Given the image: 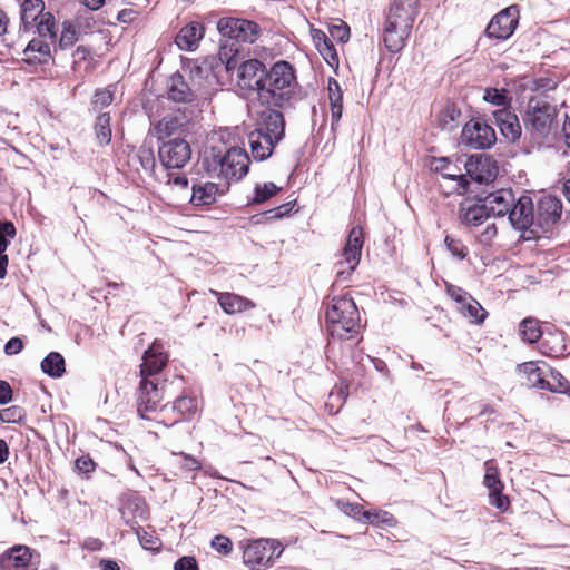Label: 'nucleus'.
Instances as JSON below:
<instances>
[{"label": "nucleus", "instance_id": "16", "mask_svg": "<svg viewBox=\"0 0 570 570\" xmlns=\"http://www.w3.org/2000/svg\"><path fill=\"white\" fill-rule=\"evenodd\" d=\"M217 29L224 37L248 43L255 42L261 35V28L255 21L240 18H222Z\"/></svg>", "mask_w": 570, "mask_h": 570}, {"label": "nucleus", "instance_id": "17", "mask_svg": "<svg viewBox=\"0 0 570 570\" xmlns=\"http://www.w3.org/2000/svg\"><path fill=\"white\" fill-rule=\"evenodd\" d=\"M462 144L471 149H488L497 140L495 130L482 119H471L461 132Z\"/></svg>", "mask_w": 570, "mask_h": 570}, {"label": "nucleus", "instance_id": "24", "mask_svg": "<svg viewBox=\"0 0 570 570\" xmlns=\"http://www.w3.org/2000/svg\"><path fill=\"white\" fill-rule=\"evenodd\" d=\"M265 65L258 59H249L244 61L237 71V85L240 89L258 91L263 87L265 78Z\"/></svg>", "mask_w": 570, "mask_h": 570}, {"label": "nucleus", "instance_id": "44", "mask_svg": "<svg viewBox=\"0 0 570 570\" xmlns=\"http://www.w3.org/2000/svg\"><path fill=\"white\" fill-rule=\"evenodd\" d=\"M461 110L455 102L446 100L440 112L436 115L438 127L445 129L451 122L458 121Z\"/></svg>", "mask_w": 570, "mask_h": 570}, {"label": "nucleus", "instance_id": "45", "mask_svg": "<svg viewBox=\"0 0 570 570\" xmlns=\"http://www.w3.org/2000/svg\"><path fill=\"white\" fill-rule=\"evenodd\" d=\"M484 470L483 484L488 490L504 488L498 464L493 459L484 462Z\"/></svg>", "mask_w": 570, "mask_h": 570}, {"label": "nucleus", "instance_id": "34", "mask_svg": "<svg viewBox=\"0 0 570 570\" xmlns=\"http://www.w3.org/2000/svg\"><path fill=\"white\" fill-rule=\"evenodd\" d=\"M328 101L331 107V121L332 126L338 124L343 112V90L338 81L334 78H328L327 81Z\"/></svg>", "mask_w": 570, "mask_h": 570}, {"label": "nucleus", "instance_id": "58", "mask_svg": "<svg viewBox=\"0 0 570 570\" xmlns=\"http://www.w3.org/2000/svg\"><path fill=\"white\" fill-rule=\"evenodd\" d=\"M342 511L346 513L350 517H353L355 520L361 521L362 519H365L368 517V511L364 510L363 505L360 503H343L342 504Z\"/></svg>", "mask_w": 570, "mask_h": 570}, {"label": "nucleus", "instance_id": "25", "mask_svg": "<svg viewBox=\"0 0 570 570\" xmlns=\"http://www.w3.org/2000/svg\"><path fill=\"white\" fill-rule=\"evenodd\" d=\"M539 351L550 358H563L570 354V340L561 330H546L539 343Z\"/></svg>", "mask_w": 570, "mask_h": 570}, {"label": "nucleus", "instance_id": "23", "mask_svg": "<svg viewBox=\"0 0 570 570\" xmlns=\"http://www.w3.org/2000/svg\"><path fill=\"white\" fill-rule=\"evenodd\" d=\"M464 167L465 175L479 184L492 183L499 174L497 161L488 155H472Z\"/></svg>", "mask_w": 570, "mask_h": 570}, {"label": "nucleus", "instance_id": "55", "mask_svg": "<svg viewBox=\"0 0 570 570\" xmlns=\"http://www.w3.org/2000/svg\"><path fill=\"white\" fill-rule=\"evenodd\" d=\"M449 252L459 259H464L468 256V247L459 238L448 235L444 239Z\"/></svg>", "mask_w": 570, "mask_h": 570}, {"label": "nucleus", "instance_id": "9", "mask_svg": "<svg viewBox=\"0 0 570 570\" xmlns=\"http://www.w3.org/2000/svg\"><path fill=\"white\" fill-rule=\"evenodd\" d=\"M21 24L24 30L36 27L39 36L49 37L55 42L56 19L55 16L45 11V2L42 0H23L20 10Z\"/></svg>", "mask_w": 570, "mask_h": 570}, {"label": "nucleus", "instance_id": "63", "mask_svg": "<svg viewBox=\"0 0 570 570\" xmlns=\"http://www.w3.org/2000/svg\"><path fill=\"white\" fill-rule=\"evenodd\" d=\"M137 535L139 538L140 544L148 550H158L160 547L159 538L147 533L145 530L142 532L138 531Z\"/></svg>", "mask_w": 570, "mask_h": 570}, {"label": "nucleus", "instance_id": "38", "mask_svg": "<svg viewBox=\"0 0 570 570\" xmlns=\"http://www.w3.org/2000/svg\"><path fill=\"white\" fill-rule=\"evenodd\" d=\"M456 308L459 313H461L464 317L469 318V321L473 324H482L488 316V312L472 296H470L466 303H463L461 306H458Z\"/></svg>", "mask_w": 570, "mask_h": 570}, {"label": "nucleus", "instance_id": "26", "mask_svg": "<svg viewBox=\"0 0 570 570\" xmlns=\"http://www.w3.org/2000/svg\"><path fill=\"white\" fill-rule=\"evenodd\" d=\"M493 118L502 136L507 140L515 142L520 139L522 127L517 114L512 108H501L493 111Z\"/></svg>", "mask_w": 570, "mask_h": 570}, {"label": "nucleus", "instance_id": "39", "mask_svg": "<svg viewBox=\"0 0 570 570\" xmlns=\"http://www.w3.org/2000/svg\"><path fill=\"white\" fill-rule=\"evenodd\" d=\"M41 370L51 377H61L66 372L63 356L58 352L49 353L41 362Z\"/></svg>", "mask_w": 570, "mask_h": 570}, {"label": "nucleus", "instance_id": "52", "mask_svg": "<svg viewBox=\"0 0 570 570\" xmlns=\"http://www.w3.org/2000/svg\"><path fill=\"white\" fill-rule=\"evenodd\" d=\"M135 158L145 171H151L155 168L156 158L150 147L140 146L135 154Z\"/></svg>", "mask_w": 570, "mask_h": 570}, {"label": "nucleus", "instance_id": "1", "mask_svg": "<svg viewBox=\"0 0 570 570\" xmlns=\"http://www.w3.org/2000/svg\"><path fill=\"white\" fill-rule=\"evenodd\" d=\"M419 0H394L386 14L383 27L385 48L397 53L406 46L417 14Z\"/></svg>", "mask_w": 570, "mask_h": 570}, {"label": "nucleus", "instance_id": "28", "mask_svg": "<svg viewBox=\"0 0 570 570\" xmlns=\"http://www.w3.org/2000/svg\"><path fill=\"white\" fill-rule=\"evenodd\" d=\"M188 119L181 111L167 114L154 125L158 139H165L174 134L184 132L187 129Z\"/></svg>", "mask_w": 570, "mask_h": 570}, {"label": "nucleus", "instance_id": "11", "mask_svg": "<svg viewBox=\"0 0 570 570\" xmlns=\"http://www.w3.org/2000/svg\"><path fill=\"white\" fill-rule=\"evenodd\" d=\"M364 243L362 227L354 226L348 236L346 244L341 254L342 259L336 263L337 278L346 281L355 271L361 261V253Z\"/></svg>", "mask_w": 570, "mask_h": 570}, {"label": "nucleus", "instance_id": "15", "mask_svg": "<svg viewBox=\"0 0 570 570\" xmlns=\"http://www.w3.org/2000/svg\"><path fill=\"white\" fill-rule=\"evenodd\" d=\"M519 19L518 6L507 7L492 17L484 30V35L490 39L504 41L514 33Z\"/></svg>", "mask_w": 570, "mask_h": 570}, {"label": "nucleus", "instance_id": "20", "mask_svg": "<svg viewBox=\"0 0 570 570\" xmlns=\"http://www.w3.org/2000/svg\"><path fill=\"white\" fill-rule=\"evenodd\" d=\"M36 558L29 547L16 544L0 554V570H37Z\"/></svg>", "mask_w": 570, "mask_h": 570}, {"label": "nucleus", "instance_id": "57", "mask_svg": "<svg viewBox=\"0 0 570 570\" xmlns=\"http://www.w3.org/2000/svg\"><path fill=\"white\" fill-rule=\"evenodd\" d=\"M316 49L331 67L338 66V55L331 39Z\"/></svg>", "mask_w": 570, "mask_h": 570}, {"label": "nucleus", "instance_id": "40", "mask_svg": "<svg viewBox=\"0 0 570 570\" xmlns=\"http://www.w3.org/2000/svg\"><path fill=\"white\" fill-rule=\"evenodd\" d=\"M170 99L177 102H187L193 98V91L189 86L184 81V78L178 75L171 78V86L168 91Z\"/></svg>", "mask_w": 570, "mask_h": 570}, {"label": "nucleus", "instance_id": "50", "mask_svg": "<svg viewBox=\"0 0 570 570\" xmlns=\"http://www.w3.org/2000/svg\"><path fill=\"white\" fill-rule=\"evenodd\" d=\"M550 381V389L547 391L551 393H567L570 391L569 381L556 368L548 366Z\"/></svg>", "mask_w": 570, "mask_h": 570}, {"label": "nucleus", "instance_id": "43", "mask_svg": "<svg viewBox=\"0 0 570 570\" xmlns=\"http://www.w3.org/2000/svg\"><path fill=\"white\" fill-rule=\"evenodd\" d=\"M110 120L109 112H102L96 118L95 134L100 145H108L111 141Z\"/></svg>", "mask_w": 570, "mask_h": 570}, {"label": "nucleus", "instance_id": "47", "mask_svg": "<svg viewBox=\"0 0 570 570\" xmlns=\"http://www.w3.org/2000/svg\"><path fill=\"white\" fill-rule=\"evenodd\" d=\"M78 36L79 32L76 24L70 20L63 21L58 48L61 50L71 48L78 41Z\"/></svg>", "mask_w": 570, "mask_h": 570}, {"label": "nucleus", "instance_id": "2", "mask_svg": "<svg viewBox=\"0 0 570 570\" xmlns=\"http://www.w3.org/2000/svg\"><path fill=\"white\" fill-rule=\"evenodd\" d=\"M298 90L299 83L294 66L286 60H278L265 71L261 98L267 104L283 108L291 104Z\"/></svg>", "mask_w": 570, "mask_h": 570}, {"label": "nucleus", "instance_id": "48", "mask_svg": "<svg viewBox=\"0 0 570 570\" xmlns=\"http://www.w3.org/2000/svg\"><path fill=\"white\" fill-rule=\"evenodd\" d=\"M296 205V200L284 203L277 207L265 210L261 218L257 220L258 223H269L278 219H283L288 216Z\"/></svg>", "mask_w": 570, "mask_h": 570}, {"label": "nucleus", "instance_id": "42", "mask_svg": "<svg viewBox=\"0 0 570 570\" xmlns=\"http://www.w3.org/2000/svg\"><path fill=\"white\" fill-rule=\"evenodd\" d=\"M366 520L380 529L395 528L399 524L397 519L391 512L381 509L368 511Z\"/></svg>", "mask_w": 570, "mask_h": 570}, {"label": "nucleus", "instance_id": "35", "mask_svg": "<svg viewBox=\"0 0 570 570\" xmlns=\"http://www.w3.org/2000/svg\"><path fill=\"white\" fill-rule=\"evenodd\" d=\"M490 216L491 215H489L484 204H474L466 207L461 205L459 212L461 223L468 226H479L483 224Z\"/></svg>", "mask_w": 570, "mask_h": 570}, {"label": "nucleus", "instance_id": "59", "mask_svg": "<svg viewBox=\"0 0 570 570\" xmlns=\"http://www.w3.org/2000/svg\"><path fill=\"white\" fill-rule=\"evenodd\" d=\"M212 547L220 554L227 556L233 551L232 540L223 534L214 537L212 540Z\"/></svg>", "mask_w": 570, "mask_h": 570}, {"label": "nucleus", "instance_id": "60", "mask_svg": "<svg viewBox=\"0 0 570 570\" xmlns=\"http://www.w3.org/2000/svg\"><path fill=\"white\" fill-rule=\"evenodd\" d=\"M446 294L451 297L452 301H454L458 306H461L463 303H466V301L470 298V294L455 285L446 284L445 286Z\"/></svg>", "mask_w": 570, "mask_h": 570}, {"label": "nucleus", "instance_id": "56", "mask_svg": "<svg viewBox=\"0 0 570 570\" xmlns=\"http://www.w3.org/2000/svg\"><path fill=\"white\" fill-rule=\"evenodd\" d=\"M328 32L331 39L341 43L347 42L351 36L350 27L342 20L336 24L330 26Z\"/></svg>", "mask_w": 570, "mask_h": 570}, {"label": "nucleus", "instance_id": "10", "mask_svg": "<svg viewBox=\"0 0 570 570\" xmlns=\"http://www.w3.org/2000/svg\"><path fill=\"white\" fill-rule=\"evenodd\" d=\"M164 391L159 381L140 380L136 392V410L142 420L160 423V410L164 405Z\"/></svg>", "mask_w": 570, "mask_h": 570}, {"label": "nucleus", "instance_id": "62", "mask_svg": "<svg viewBox=\"0 0 570 570\" xmlns=\"http://www.w3.org/2000/svg\"><path fill=\"white\" fill-rule=\"evenodd\" d=\"M75 466L79 473L90 474L96 470L97 464L89 454H86L76 460Z\"/></svg>", "mask_w": 570, "mask_h": 570}, {"label": "nucleus", "instance_id": "31", "mask_svg": "<svg viewBox=\"0 0 570 570\" xmlns=\"http://www.w3.org/2000/svg\"><path fill=\"white\" fill-rule=\"evenodd\" d=\"M48 37L39 36L29 41L23 50V61L29 65H45L51 59V46Z\"/></svg>", "mask_w": 570, "mask_h": 570}, {"label": "nucleus", "instance_id": "13", "mask_svg": "<svg viewBox=\"0 0 570 570\" xmlns=\"http://www.w3.org/2000/svg\"><path fill=\"white\" fill-rule=\"evenodd\" d=\"M511 225L522 232L523 240L538 238V229L534 227V204L530 196L523 195L512 204L509 213Z\"/></svg>", "mask_w": 570, "mask_h": 570}, {"label": "nucleus", "instance_id": "14", "mask_svg": "<svg viewBox=\"0 0 570 570\" xmlns=\"http://www.w3.org/2000/svg\"><path fill=\"white\" fill-rule=\"evenodd\" d=\"M199 410V400L195 395H180L173 404H165L159 414L160 423L173 426L183 421H190Z\"/></svg>", "mask_w": 570, "mask_h": 570}, {"label": "nucleus", "instance_id": "51", "mask_svg": "<svg viewBox=\"0 0 570 570\" xmlns=\"http://www.w3.org/2000/svg\"><path fill=\"white\" fill-rule=\"evenodd\" d=\"M17 235L16 226L10 220H0V254H4L10 245V239Z\"/></svg>", "mask_w": 570, "mask_h": 570}, {"label": "nucleus", "instance_id": "46", "mask_svg": "<svg viewBox=\"0 0 570 570\" xmlns=\"http://www.w3.org/2000/svg\"><path fill=\"white\" fill-rule=\"evenodd\" d=\"M483 99L497 107L511 108V97L509 91L504 88H487L484 90Z\"/></svg>", "mask_w": 570, "mask_h": 570}, {"label": "nucleus", "instance_id": "7", "mask_svg": "<svg viewBox=\"0 0 570 570\" xmlns=\"http://www.w3.org/2000/svg\"><path fill=\"white\" fill-rule=\"evenodd\" d=\"M212 163L214 170L229 183L240 180L248 173L250 159L246 150L237 146H229L224 153L212 147Z\"/></svg>", "mask_w": 570, "mask_h": 570}, {"label": "nucleus", "instance_id": "4", "mask_svg": "<svg viewBox=\"0 0 570 570\" xmlns=\"http://www.w3.org/2000/svg\"><path fill=\"white\" fill-rule=\"evenodd\" d=\"M284 115L275 109L263 111L256 128L248 134L253 158L262 161L271 157L275 146L284 138Z\"/></svg>", "mask_w": 570, "mask_h": 570}, {"label": "nucleus", "instance_id": "61", "mask_svg": "<svg viewBox=\"0 0 570 570\" xmlns=\"http://www.w3.org/2000/svg\"><path fill=\"white\" fill-rule=\"evenodd\" d=\"M174 455H177L180 458L179 464L181 470L191 472L197 471L202 468V463L193 455L186 454L184 452L180 453H174Z\"/></svg>", "mask_w": 570, "mask_h": 570}, {"label": "nucleus", "instance_id": "53", "mask_svg": "<svg viewBox=\"0 0 570 570\" xmlns=\"http://www.w3.org/2000/svg\"><path fill=\"white\" fill-rule=\"evenodd\" d=\"M504 488L489 490L490 503L500 512H507L511 505L510 499L503 493Z\"/></svg>", "mask_w": 570, "mask_h": 570}, {"label": "nucleus", "instance_id": "6", "mask_svg": "<svg viewBox=\"0 0 570 570\" xmlns=\"http://www.w3.org/2000/svg\"><path fill=\"white\" fill-rule=\"evenodd\" d=\"M558 110L546 100L531 98L523 116L525 131L534 139L548 138L558 127Z\"/></svg>", "mask_w": 570, "mask_h": 570}, {"label": "nucleus", "instance_id": "37", "mask_svg": "<svg viewBox=\"0 0 570 570\" xmlns=\"http://www.w3.org/2000/svg\"><path fill=\"white\" fill-rule=\"evenodd\" d=\"M94 67L95 60L92 50L87 46H78L72 52V70L79 73H88Z\"/></svg>", "mask_w": 570, "mask_h": 570}, {"label": "nucleus", "instance_id": "21", "mask_svg": "<svg viewBox=\"0 0 570 570\" xmlns=\"http://www.w3.org/2000/svg\"><path fill=\"white\" fill-rule=\"evenodd\" d=\"M562 204L554 196H542L534 206V227L540 233L548 232L561 217Z\"/></svg>", "mask_w": 570, "mask_h": 570}, {"label": "nucleus", "instance_id": "36", "mask_svg": "<svg viewBox=\"0 0 570 570\" xmlns=\"http://www.w3.org/2000/svg\"><path fill=\"white\" fill-rule=\"evenodd\" d=\"M546 331L541 328V323L535 317H525L519 324V334L523 342L528 344L538 343L543 337Z\"/></svg>", "mask_w": 570, "mask_h": 570}, {"label": "nucleus", "instance_id": "33", "mask_svg": "<svg viewBox=\"0 0 570 570\" xmlns=\"http://www.w3.org/2000/svg\"><path fill=\"white\" fill-rule=\"evenodd\" d=\"M224 193L225 190H220L215 183L195 184L190 203L194 206H209L216 202L217 195H223Z\"/></svg>", "mask_w": 570, "mask_h": 570}, {"label": "nucleus", "instance_id": "41", "mask_svg": "<svg viewBox=\"0 0 570 570\" xmlns=\"http://www.w3.org/2000/svg\"><path fill=\"white\" fill-rule=\"evenodd\" d=\"M282 190V187L276 186L274 183L256 184L254 187L253 197L249 202L250 205H262Z\"/></svg>", "mask_w": 570, "mask_h": 570}, {"label": "nucleus", "instance_id": "12", "mask_svg": "<svg viewBox=\"0 0 570 570\" xmlns=\"http://www.w3.org/2000/svg\"><path fill=\"white\" fill-rule=\"evenodd\" d=\"M364 243L362 227L354 226L348 236L346 244L341 254L342 259L336 263L337 278L346 281L355 271L361 261V253Z\"/></svg>", "mask_w": 570, "mask_h": 570}, {"label": "nucleus", "instance_id": "3", "mask_svg": "<svg viewBox=\"0 0 570 570\" xmlns=\"http://www.w3.org/2000/svg\"><path fill=\"white\" fill-rule=\"evenodd\" d=\"M326 328L331 337L357 338L361 333V317L352 296H333L326 305Z\"/></svg>", "mask_w": 570, "mask_h": 570}, {"label": "nucleus", "instance_id": "5", "mask_svg": "<svg viewBox=\"0 0 570 570\" xmlns=\"http://www.w3.org/2000/svg\"><path fill=\"white\" fill-rule=\"evenodd\" d=\"M357 338L331 337L326 345V358L337 371L350 376H364V354L357 350Z\"/></svg>", "mask_w": 570, "mask_h": 570}, {"label": "nucleus", "instance_id": "19", "mask_svg": "<svg viewBox=\"0 0 570 570\" xmlns=\"http://www.w3.org/2000/svg\"><path fill=\"white\" fill-rule=\"evenodd\" d=\"M161 165L167 169H180L191 158L190 145L181 138H175L164 142L158 150Z\"/></svg>", "mask_w": 570, "mask_h": 570}, {"label": "nucleus", "instance_id": "29", "mask_svg": "<svg viewBox=\"0 0 570 570\" xmlns=\"http://www.w3.org/2000/svg\"><path fill=\"white\" fill-rule=\"evenodd\" d=\"M515 200V196L512 189L502 188L495 191L489 193L484 198V206L488 209L489 215L492 216H504L510 213L512 204Z\"/></svg>", "mask_w": 570, "mask_h": 570}, {"label": "nucleus", "instance_id": "18", "mask_svg": "<svg viewBox=\"0 0 570 570\" xmlns=\"http://www.w3.org/2000/svg\"><path fill=\"white\" fill-rule=\"evenodd\" d=\"M169 354L165 350L164 344L156 340L144 352L140 364V380L147 379L148 381H159L158 375L167 366Z\"/></svg>", "mask_w": 570, "mask_h": 570}, {"label": "nucleus", "instance_id": "54", "mask_svg": "<svg viewBox=\"0 0 570 570\" xmlns=\"http://www.w3.org/2000/svg\"><path fill=\"white\" fill-rule=\"evenodd\" d=\"M114 101V94L109 89H97L94 94L91 105L95 110L108 107Z\"/></svg>", "mask_w": 570, "mask_h": 570}, {"label": "nucleus", "instance_id": "22", "mask_svg": "<svg viewBox=\"0 0 570 570\" xmlns=\"http://www.w3.org/2000/svg\"><path fill=\"white\" fill-rule=\"evenodd\" d=\"M432 168L440 174L444 181L451 183L449 194L464 195L469 190L470 181L466 175L461 173L456 165L452 164L448 158H436L432 163Z\"/></svg>", "mask_w": 570, "mask_h": 570}, {"label": "nucleus", "instance_id": "30", "mask_svg": "<svg viewBox=\"0 0 570 570\" xmlns=\"http://www.w3.org/2000/svg\"><path fill=\"white\" fill-rule=\"evenodd\" d=\"M210 293L217 298L222 309L229 315L243 313L255 308L256 304L249 298L229 292H218L210 289Z\"/></svg>", "mask_w": 570, "mask_h": 570}, {"label": "nucleus", "instance_id": "32", "mask_svg": "<svg viewBox=\"0 0 570 570\" xmlns=\"http://www.w3.org/2000/svg\"><path fill=\"white\" fill-rule=\"evenodd\" d=\"M540 364L548 367L543 361H529L518 365L519 374L523 375L528 384L538 390L550 389V381L546 379V372Z\"/></svg>", "mask_w": 570, "mask_h": 570}, {"label": "nucleus", "instance_id": "64", "mask_svg": "<svg viewBox=\"0 0 570 570\" xmlns=\"http://www.w3.org/2000/svg\"><path fill=\"white\" fill-rule=\"evenodd\" d=\"M174 570H199V568L194 557L185 556L175 562Z\"/></svg>", "mask_w": 570, "mask_h": 570}, {"label": "nucleus", "instance_id": "49", "mask_svg": "<svg viewBox=\"0 0 570 570\" xmlns=\"http://www.w3.org/2000/svg\"><path fill=\"white\" fill-rule=\"evenodd\" d=\"M0 420L3 423L23 424L27 420V411L20 405H11L0 410Z\"/></svg>", "mask_w": 570, "mask_h": 570}, {"label": "nucleus", "instance_id": "8", "mask_svg": "<svg viewBox=\"0 0 570 570\" xmlns=\"http://www.w3.org/2000/svg\"><path fill=\"white\" fill-rule=\"evenodd\" d=\"M284 549L274 539H256L248 541L243 548V562L249 570H266L274 566Z\"/></svg>", "mask_w": 570, "mask_h": 570}, {"label": "nucleus", "instance_id": "27", "mask_svg": "<svg viewBox=\"0 0 570 570\" xmlns=\"http://www.w3.org/2000/svg\"><path fill=\"white\" fill-rule=\"evenodd\" d=\"M205 35V26L199 21H190L176 35L175 43L180 50L194 51Z\"/></svg>", "mask_w": 570, "mask_h": 570}]
</instances>
